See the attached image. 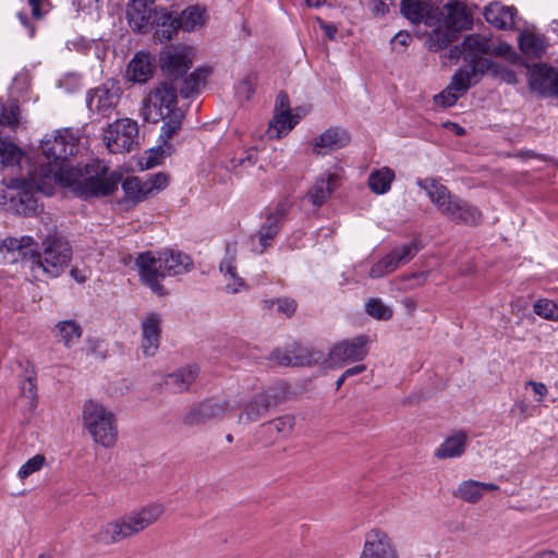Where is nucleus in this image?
<instances>
[{"label": "nucleus", "instance_id": "6", "mask_svg": "<svg viewBox=\"0 0 558 558\" xmlns=\"http://www.w3.org/2000/svg\"><path fill=\"white\" fill-rule=\"evenodd\" d=\"M82 424L95 444L107 449L116 446L119 434L117 415L105 404L87 400L82 410Z\"/></svg>", "mask_w": 558, "mask_h": 558}, {"label": "nucleus", "instance_id": "53", "mask_svg": "<svg viewBox=\"0 0 558 558\" xmlns=\"http://www.w3.org/2000/svg\"><path fill=\"white\" fill-rule=\"evenodd\" d=\"M33 243L32 238H7L2 241V246L5 247L8 251H20L24 247L29 246Z\"/></svg>", "mask_w": 558, "mask_h": 558}, {"label": "nucleus", "instance_id": "62", "mask_svg": "<svg viewBox=\"0 0 558 558\" xmlns=\"http://www.w3.org/2000/svg\"><path fill=\"white\" fill-rule=\"evenodd\" d=\"M71 277L78 283H83L87 280L88 274L85 269L72 268L70 271Z\"/></svg>", "mask_w": 558, "mask_h": 558}, {"label": "nucleus", "instance_id": "21", "mask_svg": "<svg viewBox=\"0 0 558 558\" xmlns=\"http://www.w3.org/2000/svg\"><path fill=\"white\" fill-rule=\"evenodd\" d=\"M349 142L350 135L344 129L332 126L314 140L313 151L318 155H326L347 146Z\"/></svg>", "mask_w": 558, "mask_h": 558}, {"label": "nucleus", "instance_id": "12", "mask_svg": "<svg viewBox=\"0 0 558 558\" xmlns=\"http://www.w3.org/2000/svg\"><path fill=\"white\" fill-rule=\"evenodd\" d=\"M359 558H400L392 537L380 529H372L365 535Z\"/></svg>", "mask_w": 558, "mask_h": 558}, {"label": "nucleus", "instance_id": "11", "mask_svg": "<svg viewBox=\"0 0 558 558\" xmlns=\"http://www.w3.org/2000/svg\"><path fill=\"white\" fill-rule=\"evenodd\" d=\"M369 340L366 336H359L350 340L336 343L329 351V363L332 367H341L349 362H359L368 353Z\"/></svg>", "mask_w": 558, "mask_h": 558}, {"label": "nucleus", "instance_id": "28", "mask_svg": "<svg viewBox=\"0 0 558 558\" xmlns=\"http://www.w3.org/2000/svg\"><path fill=\"white\" fill-rule=\"evenodd\" d=\"M518 41L521 51L529 57L539 58L547 48L545 36L531 31L522 32Z\"/></svg>", "mask_w": 558, "mask_h": 558}, {"label": "nucleus", "instance_id": "10", "mask_svg": "<svg viewBox=\"0 0 558 558\" xmlns=\"http://www.w3.org/2000/svg\"><path fill=\"white\" fill-rule=\"evenodd\" d=\"M41 151L48 160V169L57 168L60 162L68 161V157L76 153L72 134L64 130L41 141Z\"/></svg>", "mask_w": 558, "mask_h": 558}, {"label": "nucleus", "instance_id": "17", "mask_svg": "<svg viewBox=\"0 0 558 558\" xmlns=\"http://www.w3.org/2000/svg\"><path fill=\"white\" fill-rule=\"evenodd\" d=\"M155 0H130L126 8L129 25L136 32L147 33L154 26L155 12L153 8Z\"/></svg>", "mask_w": 558, "mask_h": 558}, {"label": "nucleus", "instance_id": "35", "mask_svg": "<svg viewBox=\"0 0 558 558\" xmlns=\"http://www.w3.org/2000/svg\"><path fill=\"white\" fill-rule=\"evenodd\" d=\"M209 68H198L194 72L190 74V76L184 81L183 86L181 87V93L189 97L194 93H198L202 87L205 86L207 77L210 75Z\"/></svg>", "mask_w": 558, "mask_h": 558}, {"label": "nucleus", "instance_id": "23", "mask_svg": "<svg viewBox=\"0 0 558 558\" xmlns=\"http://www.w3.org/2000/svg\"><path fill=\"white\" fill-rule=\"evenodd\" d=\"M339 178L331 172L320 174L308 190L306 198L314 207L319 208L325 204L338 186Z\"/></svg>", "mask_w": 558, "mask_h": 558}, {"label": "nucleus", "instance_id": "13", "mask_svg": "<svg viewBox=\"0 0 558 558\" xmlns=\"http://www.w3.org/2000/svg\"><path fill=\"white\" fill-rule=\"evenodd\" d=\"M193 57L191 47H168L160 53V68L166 75L175 80L189 71L193 63Z\"/></svg>", "mask_w": 558, "mask_h": 558}, {"label": "nucleus", "instance_id": "56", "mask_svg": "<svg viewBox=\"0 0 558 558\" xmlns=\"http://www.w3.org/2000/svg\"><path fill=\"white\" fill-rule=\"evenodd\" d=\"M525 387H530L536 396V401L542 402L548 393V389L545 384L535 380H529L525 383Z\"/></svg>", "mask_w": 558, "mask_h": 558}, {"label": "nucleus", "instance_id": "38", "mask_svg": "<svg viewBox=\"0 0 558 558\" xmlns=\"http://www.w3.org/2000/svg\"><path fill=\"white\" fill-rule=\"evenodd\" d=\"M456 496L469 504L477 502L483 497L481 482L473 480L463 481L458 486Z\"/></svg>", "mask_w": 558, "mask_h": 558}, {"label": "nucleus", "instance_id": "37", "mask_svg": "<svg viewBox=\"0 0 558 558\" xmlns=\"http://www.w3.org/2000/svg\"><path fill=\"white\" fill-rule=\"evenodd\" d=\"M447 24L453 29H463L470 26L471 19L464 5L454 3L447 5Z\"/></svg>", "mask_w": 558, "mask_h": 558}, {"label": "nucleus", "instance_id": "50", "mask_svg": "<svg viewBox=\"0 0 558 558\" xmlns=\"http://www.w3.org/2000/svg\"><path fill=\"white\" fill-rule=\"evenodd\" d=\"M396 256L399 264H405L411 260L415 254L418 252V247L415 243H409L401 245L400 247H396L391 251Z\"/></svg>", "mask_w": 558, "mask_h": 558}, {"label": "nucleus", "instance_id": "1", "mask_svg": "<svg viewBox=\"0 0 558 558\" xmlns=\"http://www.w3.org/2000/svg\"><path fill=\"white\" fill-rule=\"evenodd\" d=\"M121 175L116 172L107 173L106 167L97 162L87 166L85 171L74 167L70 161L60 162L57 168L45 170L43 177H32L29 187L44 195L50 196L53 192L52 183L72 187L82 196H107L113 193L120 183Z\"/></svg>", "mask_w": 558, "mask_h": 558}, {"label": "nucleus", "instance_id": "63", "mask_svg": "<svg viewBox=\"0 0 558 558\" xmlns=\"http://www.w3.org/2000/svg\"><path fill=\"white\" fill-rule=\"evenodd\" d=\"M366 369V366L364 364H359L353 367L348 368L343 373V377H351L357 374L363 373Z\"/></svg>", "mask_w": 558, "mask_h": 558}, {"label": "nucleus", "instance_id": "14", "mask_svg": "<svg viewBox=\"0 0 558 558\" xmlns=\"http://www.w3.org/2000/svg\"><path fill=\"white\" fill-rule=\"evenodd\" d=\"M120 100V88L116 84L102 85L87 93L86 105L96 118L109 117Z\"/></svg>", "mask_w": 558, "mask_h": 558}, {"label": "nucleus", "instance_id": "41", "mask_svg": "<svg viewBox=\"0 0 558 558\" xmlns=\"http://www.w3.org/2000/svg\"><path fill=\"white\" fill-rule=\"evenodd\" d=\"M365 312L378 320H389L393 314L392 310L378 298H372L365 303Z\"/></svg>", "mask_w": 558, "mask_h": 558}, {"label": "nucleus", "instance_id": "7", "mask_svg": "<svg viewBox=\"0 0 558 558\" xmlns=\"http://www.w3.org/2000/svg\"><path fill=\"white\" fill-rule=\"evenodd\" d=\"M179 110L177 88L168 82H159L142 99L140 113L145 121L157 123Z\"/></svg>", "mask_w": 558, "mask_h": 558}, {"label": "nucleus", "instance_id": "55", "mask_svg": "<svg viewBox=\"0 0 558 558\" xmlns=\"http://www.w3.org/2000/svg\"><path fill=\"white\" fill-rule=\"evenodd\" d=\"M254 90H255V84L252 81V78H250V77L243 78L236 87L238 96L245 100L251 98Z\"/></svg>", "mask_w": 558, "mask_h": 558}, {"label": "nucleus", "instance_id": "25", "mask_svg": "<svg viewBox=\"0 0 558 558\" xmlns=\"http://www.w3.org/2000/svg\"><path fill=\"white\" fill-rule=\"evenodd\" d=\"M274 398L266 391L256 393L243 404L239 416L241 423H253L263 418L274 405Z\"/></svg>", "mask_w": 558, "mask_h": 558}, {"label": "nucleus", "instance_id": "60", "mask_svg": "<svg viewBox=\"0 0 558 558\" xmlns=\"http://www.w3.org/2000/svg\"><path fill=\"white\" fill-rule=\"evenodd\" d=\"M411 40V36L408 32H399L395 35L391 43L392 45L399 44L401 47H407Z\"/></svg>", "mask_w": 558, "mask_h": 558}, {"label": "nucleus", "instance_id": "9", "mask_svg": "<svg viewBox=\"0 0 558 558\" xmlns=\"http://www.w3.org/2000/svg\"><path fill=\"white\" fill-rule=\"evenodd\" d=\"M169 183L167 174L159 172L146 180L137 177H130L122 183L124 193V202L132 204L140 203L148 197L157 195L160 191L165 190Z\"/></svg>", "mask_w": 558, "mask_h": 558}, {"label": "nucleus", "instance_id": "20", "mask_svg": "<svg viewBox=\"0 0 558 558\" xmlns=\"http://www.w3.org/2000/svg\"><path fill=\"white\" fill-rule=\"evenodd\" d=\"M236 243L229 242L226 245L225 256L220 263V271L225 276L226 290L231 293H238L246 289L244 280L236 274Z\"/></svg>", "mask_w": 558, "mask_h": 558}, {"label": "nucleus", "instance_id": "47", "mask_svg": "<svg viewBox=\"0 0 558 558\" xmlns=\"http://www.w3.org/2000/svg\"><path fill=\"white\" fill-rule=\"evenodd\" d=\"M469 61L471 62L470 69L474 70V74L475 77H477V82L480 81V77L485 73L490 72L492 74H494V68L497 66V63L493 62L487 58H483V56Z\"/></svg>", "mask_w": 558, "mask_h": 558}, {"label": "nucleus", "instance_id": "45", "mask_svg": "<svg viewBox=\"0 0 558 558\" xmlns=\"http://www.w3.org/2000/svg\"><path fill=\"white\" fill-rule=\"evenodd\" d=\"M450 41L448 31L436 28L434 29L428 39H427V48L432 51H438L445 48Z\"/></svg>", "mask_w": 558, "mask_h": 558}, {"label": "nucleus", "instance_id": "30", "mask_svg": "<svg viewBox=\"0 0 558 558\" xmlns=\"http://www.w3.org/2000/svg\"><path fill=\"white\" fill-rule=\"evenodd\" d=\"M197 374L198 369L194 366L181 368L178 372L166 376L165 385L172 392H182L191 386Z\"/></svg>", "mask_w": 558, "mask_h": 558}, {"label": "nucleus", "instance_id": "4", "mask_svg": "<svg viewBox=\"0 0 558 558\" xmlns=\"http://www.w3.org/2000/svg\"><path fill=\"white\" fill-rule=\"evenodd\" d=\"M416 184L426 192L432 204L445 217L463 223H477L481 213L463 199L453 195L447 186L439 181L425 178L417 179Z\"/></svg>", "mask_w": 558, "mask_h": 558}, {"label": "nucleus", "instance_id": "24", "mask_svg": "<svg viewBox=\"0 0 558 558\" xmlns=\"http://www.w3.org/2000/svg\"><path fill=\"white\" fill-rule=\"evenodd\" d=\"M155 72V58L148 52H138L129 62L126 77L133 83L144 84Z\"/></svg>", "mask_w": 558, "mask_h": 558}, {"label": "nucleus", "instance_id": "58", "mask_svg": "<svg viewBox=\"0 0 558 558\" xmlns=\"http://www.w3.org/2000/svg\"><path fill=\"white\" fill-rule=\"evenodd\" d=\"M388 274H391V272L387 269V267L384 265V263L378 260L369 269L368 277L371 279H378V278H381V277H384V276H386Z\"/></svg>", "mask_w": 558, "mask_h": 558}, {"label": "nucleus", "instance_id": "48", "mask_svg": "<svg viewBox=\"0 0 558 558\" xmlns=\"http://www.w3.org/2000/svg\"><path fill=\"white\" fill-rule=\"evenodd\" d=\"M461 96L462 95L454 90V88H451V85L449 84L446 89L434 96V101L440 107H451Z\"/></svg>", "mask_w": 558, "mask_h": 558}, {"label": "nucleus", "instance_id": "2", "mask_svg": "<svg viewBox=\"0 0 558 558\" xmlns=\"http://www.w3.org/2000/svg\"><path fill=\"white\" fill-rule=\"evenodd\" d=\"M140 279L151 292L159 296L167 294L162 280L187 272L192 268L190 257L172 251L144 252L135 258Z\"/></svg>", "mask_w": 558, "mask_h": 558}, {"label": "nucleus", "instance_id": "27", "mask_svg": "<svg viewBox=\"0 0 558 558\" xmlns=\"http://www.w3.org/2000/svg\"><path fill=\"white\" fill-rule=\"evenodd\" d=\"M154 26H156V38L162 43L169 40L180 29L179 17H173L166 9L155 12Z\"/></svg>", "mask_w": 558, "mask_h": 558}, {"label": "nucleus", "instance_id": "51", "mask_svg": "<svg viewBox=\"0 0 558 558\" xmlns=\"http://www.w3.org/2000/svg\"><path fill=\"white\" fill-rule=\"evenodd\" d=\"M288 208L284 205L278 206L274 211L269 213L263 226L274 227L275 231H279L280 223L287 215Z\"/></svg>", "mask_w": 558, "mask_h": 558}, {"label": "nucleus", "instance_id": "39", "mask_svg": "<svg viewBox=\"0 0 558 558\" xmlns=\"http://www.w3.org/2000/svg\"><path fill=\"white\" fill-rule=\"evenodd\" d=\"M477 83V77H475L474 70L470 68L460 69L452 76L450 82L451 88L459 92L461 95H464L466 90L474 84Z\"/></svg>", "mask_w": 558, "mask_h": 558}, {"label": "nucleus", "instance_id": "40", "mask_svg": "<svg viewBox=\"0 0 558 558\" xmlns=\"http://www.w3.org/2000/svg\"><path fill=\"white\" fill-rule=\"evenodd\" d=\"M47 464V459L44 454L37 453L29 458L26 462H24L19 471H17V477L21 481H25L31 475L39 472L44 469Z\"/></svg>", "mask_w": 558, "mask_h": 558}, {"label": "nucleus", "instance_id": "52", "mask_svg": "<svg viewBox=\"0 0 558 558\" xmlns=\"http://www.w3.org/2000/svg\"><path fill=\"white\" fill-rule=\"evenodd\" d=\"M270 305H277V312L283 314L287 317L293 315L296 310V303L292 299H278L277 301H267Z\"/></svg>", "mask_w": 558, "mask_h": 558}, {"label": "nucleus", "instance_id": "19", "mask_svg": "<svg viewBox=\"0 0 558 558\" xmlns=\"http://www.w3.org/2000/svg\"><path fill=\"white\" fill-rule=\"evenodd\" d=\"M529 85L532 90L538 94L558 96V73L547 64H534L529 68Z\"/></svg>", "mask_w": 558, "mask_h": 558}, {"label": "nucleus", "instance_id": "31", "mask_svg": "<svg viewBox=\"0 0 558 558\" xmlns=\"http://www.w3.org/2000/svg\"><path fill=\"white\" fill-rule=\"evenodd\" d=\"M206 10L199 5H191L182 11L179 22L184 32H194L206 23Z\"/></svg>", "mask_w": 558, "mask_h": 558}, {"label": "nucleus", "instance_id": "32", "mask_svg": "<svg viewBox=\"0 0 558 558\" xmlns=\"http://www.w3.org/2000/svg\"><path fill=\"white\" fill-rule=\"evenodd\" d=\"M466 436L458 433L448 437L435 451V456L439 459H451L460 457L465 449Z\"/></svg>", "mask_w": 558, "mask_h": 558}, {"label": "nucleus", "instance_id": "49", "mask_svg": "<svg viewBox=\"0 0 558 558\" xmlns=\"http://www.w3.org/2000/svg\"><path fill=\"white\" fill-rule=\"evenodd\" d=\"M20 110L15 105L3 107L0 111V124L14 128L19 123Z\"/></svg>", "mask_w": 558, "mask_h": 558}, {"label": "nucleus", "instance_id": "57", "mask_svg": "<svg viewBox=\"0 0 558 558\" xmlns=\"http://www.w3.org/2000/svg\"><path fill=\"white\" fill-rule=\"evenodd\" d=\"M280 112L291 113L289 98L288 95L284 93H280L276 99L275 113Z\"/></svg>", "mask_w": 558, "mask_h": 558}, {"label": "nucleus", "instance_id": "18", "mask_svg": "<svg viewBox=\"0 0 558 558\" xmlns=\"http://www.w3.org/2000/svg\"><path fill=\"white\" fill-rule=\"evenodd\" d=\"M161 316L148 313L141 320V350L146 356H154L159 348Z\"/></svg>", "mask_w": 558, "mask_h": 558}, {"label": "nucleus", "instance_id": "26", "mask_svg": "<svg viewBox=\"0 0 558 558\" xmlns=\"http://www.w3.org/2000/svg\"><path fill=\"white\" fill-rule=\"evenodd\" d=\"M514 12L515 10L510 7H504L500 3H492L484 10V17L487 23L493 26L507 29L514 25Z\"/></svg>", "mask_w": 558, "mask_h": 558}, {"label": "nucleus", "instance_id": "29", "mask_svg": "<svg viewBox=\"0 0 558 558\" xmlns=\"http://www.w3.org/2000/svg\"><path fill=\"white\" fill-rule=\"evenodd\" d=\"M300 121V117L292 113H275L269 122L266 135L268 138L278 140L287 135Z\"/></svg>", "mask_w": 558, "mask_h": 558}, {"label": "nucleus", "instance_id": "15", "mask_svg": "<svg viewBox=\"0 0 558 558\" xmlns=\"http://www.w3.org/2000/svg\"><path fill=\"white\" fill-rule=\"evenodd\" d=\"M511 51V46L506 43L494 44L486 35L471 34L462 41L464 60H473L484 54L501 57Z\"/></svg>", "mask_w": 558, "mask_h": 558}, {"label": "nucleus", "instance_id": "44", "mask_svg": "<svg viewBox=\"0 0 558 558\" xmlns=\"http://www.w3.org/2000/svg\"><path fill=\"white\" fill-rule=\"evenodd\" d=\"M183 113L181 110L174 111L173 114L169 116L167 120H162L165 123L161 128L160 137L167 142L181 129V121Z\"/></svg>", "mask_w": 558, "mask_h": 558}, {"label": "nucleus", "instance_id": "33", "mask_svg": "<svg viewBox=\"0 0 558 558\" xmlns=\"http://www.w3.org/2000/svg\"><path fill=\"white\" fill-rule=\"evenodd\" d=\"M56 338L66 348L78 342L82 337V328L75 320L59 322L53 329Z\"/></svg>", "mask_w": 558, "mask_h": 558}, {"label": "nucleus", "instance_id": "54", "mask_svg": "<svg viewBox=\"0 0 558 558\" xmlns=\"http://www.w3.org/2000/svg\"><path fill=\"white\" fill-rule=\"evenodd\" d=\"M493 76H495L510 85H513L518 82V78H517V75L514 74V72L502 66L499 63H497V66L494 68Z\"/></svg>", "mask_w": 558, "mask_h": 558}, {"label": "nucleus", "instance_id": "59", "mask_svg": "<svg viewBox=\"0 0 558 558\" xmlns=\"http://www.w3.org/2000/svg\"><path fill=\"white\" fill-rule=\"evenodd\" d=\"M380 262L384 263V265L387 267V269L390 272L395 271L400 266L399 262L397 260V258L392 252H390L389 254L384 256L380 259Z\"/></svg>", "mask_w": 558, "mask_h": 558}, {"label": "nucleus", "instance_id": "64", "mask_svg": "<svg viewBox=\"0 0 558 558\" xmlns=\"http://www.w3.org/2000/svg\"><path fill=\"white\" fill-rule=\"evenodd\" d=\"M28 3L32 8V13L36 19H40L43 13L40 12V3L41 0H28Z\"/></svg>", "mask_w": 558, "mask_h": 558}, {"label": "nucleus", "instance_id": "43", "mask_svg": "<svg viewBox=\"0 0 558 558\" xmlns=\"http://www.w3.org/2000/svg\"><path fill=\"white\" fill-rule=\"evenodd\" d=\"M277 233L274 227L262 226L257 234L252 238L253 250L263 253L270 245Z\"/></svg>", "mask_w": 558, "mask_h": 558}, {"label": "nucleus", "instance_id": "16", "mask_svg": "<svg viewBox=\"0 0 558 558\" xmlns=\"http://www.w3.org/2000/svg\"><path fill=\"white\" fill-rule=\"evenodd\" d=\"M400 12L413 24L434 26L440 21L439 10L427 0H401Z\"/></svg>", "mask_w": 558, "mask_h": 558}, {"label": "nucleus", "instance_id": "34", "mask_svg": "<svg viewBox=\"0 0 558 558\" xmlns=\"http://www.w3.org/2000/svg\"><path fill=\"white\" fill-rule=\"evenodd\" d=\"M395 177L393 170L388 167L372 171L367 180L368 187L375 194H386L390 190Z\"/></svg>", "mask_w": 558, "mask_h": 558}, {"label": "nucleus", "instance_id": "5", "mask_svg": "<svg viewBox=\"0 0 558 558\" xmlns=\"http://www.w3.org/2000/svg\"><path fill=\"white\" fill-rule=\"evenodd\" d=\"M32 272L35 277L39 274L47 278L59 277L69 266L72 259L70 243L59 234L47 235L40 248L32 252Z\"/></svg>", "mask_w": 558, "mask_h": 558}, {"label": "nucleus", "instance_id": "8", "mask_svg": "<svg viewBox=\"0 0 558 558\" xmlns=\"http://www.w3.org/2000/svg\"><path fill=\"white\" fill-rule=\"evenodd\" d=\"M104 143L113 154L131 151L140 144L137 122L130 118H122L110 123L104 131Z\"/></svg>", "mask_w": 558, "mask_h": 558}, {"label": "nucleus", "instance_id": "3", "mask_svg": "<svg viewBox=\"0 0 558 558\" xmlns=\"http://www.w3.org/2000/svg\"><path fill=\"white\" fill-rule=\"evenodd\" d=\"M163 513L162 504H148L102 524L95 538L105 545L120 543L155 524Z\"/></svg>", "mask_w": 558, "mask_h": 558}, {"label": "nucleus", "instance_id": "46", "mask_svg": "<svg viewBox=\"0 0 558 558\" xmlns=\"http://www.w3.org/2000/svg\"><path fill=\"white\" fill-rule=\"evenodd\" d=\"M294 417L291 415L280 416L268 423L269 428L275 429L281 436H288L294 428Z\"/></svg>", "mask_w": 558, "mask_h": 558}, {"label": "nucleus", "instance_id": "61", "mask_svg": "<svg viewBox=\"0 0 558 558\" xmlns=\"http://www.w3.org/2000/svg\"><path fill=\"white\" fill-rule=\"evenodd\" d=\"M372 12L375 16H385L389 12L388 5L383 1H376L373 4Z\"/></svg>", "mask_w": 558, "mask_h": 558}, {"label": "nucleus", "instance_id": "42", "mask_svg": "<svg viewBox=\"0 0 558 558\" xmlns=\"http://www.w3.org/2000/svg\"><path fill=\"white\" fill-rule=\"evenodd\" d=\"M533 308L537 316L546 320L558 322V305L554 301L548 299L537 300Z\"/></svg>", "mask_w": 558, "mask_h": 558}, {"label": "nucleus", "instance_id": "22", "mask_svg": "<svg viewBox=\"0 0 558 558\" xmlns=\"http://www.w3.org/2000/svg\"><path fill=\"white\" fill-rule=\"evenodd\" d=\"M231 410L229 401L209 399L201 403L187 417L189 424H204L211 420L222 417Z\"/></svg>", "mask_w": 558, "mask_h": 558}, {"label": "nucleus", "instance_id": "36", "mask_svg": "<svg viewBox=\"0 0 558 558\" xmlns=\"http://www.w3.org/2000/svg\"><path fill=\"white\" fill-rule=\"evenodd\" d=\"M23 155V150L17 145L0 137V162L2 166H19Z\"/></svg>", "mask_w": 558, "mask_h": 558}]
</instances>
